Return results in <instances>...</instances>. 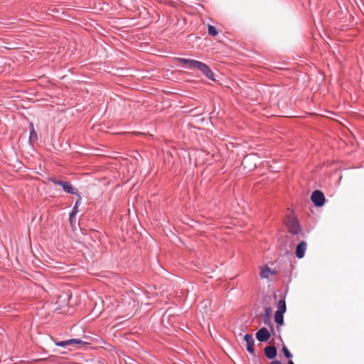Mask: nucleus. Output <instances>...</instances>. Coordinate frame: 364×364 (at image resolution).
I'll return each instance as SVG.
<instances>
[{"instance_id":"dca6fc26","label":"nucleus","mask_w":364,"mask_h":364,"mask_svg":"<svg viewBox=\"0 0 364 364\" xmlns=\"http://www.w3.org/2000/svg\"><path fill=\"white\" fill-rule=\"evenodd\" d=\"M208 33L212 36H215L218 35V31L216 28L213 26L208 25Z\"/></svg>"},{"instance_id":"393cba45","label":"nucleus","mask_w":364,"mask_h":364,"mask_svg":"<svg viewBox=\"0 0 364 364\" xmlns=\"http://www.w3.org/2000/svg\"><path fill=\"white\" fill-rule=\"evenodd\" d=\"M288 364H294L292 360H289Z\"/></svg>"},{"instance_id":"39448f33","label":"nucleus","mask_w":364,"mask_h":364,"mask_svg":"<svg viewBox=\"0 0 364 364\" xmlns=\"http://www.w3.org/2000/svg\"><path fill=\"white\" fill-rule=\"evenodd\" d=\"M256 338L260 342H265L270 338V333L266 328H262L256 333Z\"/></svg>"},{"instance_id":"f3484780","label":"nucleus","mask_w":364,"mask_h":364,"mask_svg":"<svg viewBox=\"0 0 364 364\" xmlns=\"http://www.w3.org/2000/svg\"><path fill=\"white\" fill-rule=\"evenodd\" d=\"M252 157L250 156H247L244 158L242 164L244 168H247V165L252 161Z\"/></svg>"},{"instance_id":"f257e3e1","label":"nucleus","mask_w":364,"mask_h":364,"mask_svg":"<svg viewBox=\"0 0 364 364\" xmlns=\"http://www.w3.org/2000/svg\"><path fill=\"white\" fill-rule=\"evenodd\" d=\"M311 201L317 207L322 206L325 203V196L323 193L318 190L314 191L311 196Z\"/></svg>"},{"instance_id":"a211bd4d","label":"nucleus","mask_w":364,"mask_h":364,"mask_svg":"<svg viewBox=\"0 0 364 364\" xmlns=\"http://www.w3.org/2000/svg\"><path fill=\"white\" fill-rule=\"evenodd\" d=\"M282 352L284 355V356L287 358H292V355L291 353L289 352V350H288V348H287V346H283L282 347Z\"/></svg>"},{"instance_id":"7ed1b4c3","label":"nucleus","mask_w":364,"mask_h":364,"mask_svg":"<svg viewBox=\"0 0 364 364\" xmlns=\"http://www.w3.org/2000/svg\"><path fill=\"white\" fill-rule=\"evenodd\" d=\"M275 274H277V271L275 269H272L267 265L260 267L259 277L262 279H269L272 275Z\"/></svg>"},{"instance_id":"5701e85b","label":"nucleus","mask_w":364,"mask_h":364,"mask_svg":"<svg viewBox=\"0 0 364 364\" xmlns=\"http://www.w3.org/2000/svg\"><path fill=\"white\" fill-rule=\"evenodd\" d=\"M67 182H64V181H59L58 185H60L62 187H63V184L66 183Z\"/></svg>"},{"instance_id":"0eeeda50","label":"nucleus","mask_w":364,"mask_h":364,"mask_svg":"<svg viewBox=\"0 0 364 364\" xmlns=\"http://www.w3.org/2000/svg\"><path fill=\"white\" fill-rule=\"evenodd\" d=\"M307 244L306 242H301L296 247V256L301 259L304 257L306 250Z\"/></svg>"},{"instance_id":"1a4fd4ad","label":"nucleus","mask_w":364,"mask_h":364,"mask_svg":"<svg viewBox=\"0 0 364 364\" xmlns=\"http://www.w3.org/2000/svg\"><path fill=\"white\" fill-rule=\"evenodd\" d=\"M264 354L269 359H273L277 355V349L274 346H267L264 348Z\"/></svg>"},{"instance_id":"6e6552de","label":"nucleus","mask_w":364,"mask_h":364,"mask_svg":"<svg viewBox=\"0 0 364 364\" xmlns=\"http://www.w3.org/2000/svg\"><path fill=\"white\" fill-rule=\"evenodd\" d=\"M177 60L179 63L187 65V68L189 69H196L197 67V65L196 64L199 63V61H198V60H191V59H186V58H177Z\"/></svg>"},{"instance_id":"6ab92c4d","label":"nucleus","mask_w":364,"mask_h":364,"mask_svg":"<svg viewBox=\"0 0 364 364\" xmlns=\"http://www.w3.org/2000/svg\"><path fill=\"white\" fill-rule=\"evenodd\" d=\"M272 309L270 307H267L265 309V316H267L268 322L270 321Z\"/></svg>"},{"instance_id":"4468645a","label":"nucleus","mask_w":364,"mask_h":364,"mask_svg":"<svg viewBox=\"0 0 364 364\" xmlns=\"http://www.w3.org/2000/svg\"><path fill=\"white\" fill-rule=\"evenodd\" d=\"M81 202V197L79 196L78 200L75 202V206L73 209V211L71 212L70 215V219H72L73 217L75 215V214L78 212V206L80 205Z\"/></svg>"},{"instance_id":"423d86ee","label":"nucleus","mask_w":364,"mask_h":364,"mask_svg":"<svg viewBox=\"0 0 364 364\" xmlns=\"http://www.w3.org/2000/svg\"><path fill=\"white\" fill-rule=\"evenodd\" d=\"M244 340L246 342L247 350L249 353H253L255 351L254 345L255 341L252 335L246 334L244 336Z\"/></svg>"},{"instance_id":"9d476101","label":"nucleus","mask_w":364,"mask_h":364,"mask_svg":"<svg viewBox=\"0 0 364 364\" xmlns=\"http://www.w3.org/2000/svg\"><path fill=\"white\" fill-rule=\"evenodd\" d=\"M63 188L68 193L79 196L77 190L74 188L72 184L69 182H67L66 183L63 184Z\"/></svg>"},{"instance_id":"aec40b11","label":"nucleus","mask_w":364,"mask_h":364,"mask_svg":"<svg viewBox=\"0 0 364 364\" xmlns=\"http://www.w3.org/2000/svg\"><path fill=\"white\" fill-rule=\"evenodd\" d=\"M49 180H50V181H52L53 183L57 184V185H58V182H59V181H58V180H57V179H55V178H49Z\"/></svg>"},{"instance_id":"b1692460","label":"nucleus","mask_w":364,"mask_h":364,"mask_svg":"<svg viewBox=\"0 0 364 364\" xmlns=\"http://www.w3.org/2000/svg\"><path fill=\"white\" fill-rule=\"evenodd\" d=\"M271 364H282L279 360H273Z\"/></svg>"},{"instance_id":"4be33fe9","label":"nucleus","mask_w":364,"mask_h":364,"mask_svg":"<svg viewBox=\"0 0 364 364\" xmlns=\"http://www.w3.org/2000/svg\"><path fill=\"white\" fill-rule=\"evenodd\" d=\"M67 182H64V181H59L58 185H60L62 187H63V184L66 183Z\"/></svg>"},{"instance_id":"2eb2a0df","label":"nucleus","mask_w":364,"mask_h":364,"mask_svg":"<svg viewBox=\"0 0 364 364\" xmlns=\"http://www.w3.org/2000/svg\"><path fill=\"white\" fill-rule=\"evenodd\" d=\"M283 314L284 313L276 311L274 314V321L279 324L282 325L283 323Z\"/></svg>"},{"instance_id":"f8f14e48","label":"nucleus","mask_w":364,"mask_h":364,"mask_svg":"<svg viewBox=\"0 0 364 364\" xmlns=\"http://www.w3.org/2000/svg\"><path fill=\"white\" fill-rule=\"evenodd\" d=\"M289 231L293 234H297L299 232V226L296 220L292 221L291 226L289 227Z\"/></svg>"},{"instance_id":"9b49d317","label":"nucleus","mask_w":364,"mask_h":364,"mask_svg":"<svg viewBox=\"0 0 364 364\" xmlns=\"http://www.w3.org/2000/svg\"><path fill=\"white\" fill-rule=\"evenodd\" d=\"M38 139V135L36 132L35 131L34 126L33 122L30 123V140L36 141Z\"/></svg>"},{"instance_id":"f03ea898","label":"nucleus","mask_w":364,"mask_h":364,"mask_svg":"<svg viewBox=\"0 0 364 364\" xmlns=\"http://www.w3.org/2000/svg\"><path fill=\"white\" fill-rule=\"evenodd\" d=\"M196 65H197L196 69L201 71L208 79L215 80L214 74L207 65L200 61Z\"/></svg>"},{"instance_id":"412c9836","label":"nucleus","mask_w":364,"mask_h":364,"mask_svg":"<svg viewBox=\"0 0 364 364\" xmlns=\"http://www.w3.org/2000/svg\"><path fill=\"white\" fill-rule=\"evenodd\" d=\"M264 323L267 325L269 324L270 323V321L268 322V319H267V316H264Z\"/></svg>"},{"instance_id":"20e7f679","label":"nucleus","mask_w":364,"mask_h":364,"mask_svg":"<svg viewBox=\"0 0 364 364\" xmlns=\"http://www.w3.org/2000/svg\"><path fill=\"white\" fill-rule=\"evenodd\" d=\"M85 344H87V343L84 342L80 339H70L64 341L55 342L56 346L61 347H64L69 345L85 346Z\"/></svg>"},{"instance_id":"a878e982","label":"nucleus","mask_w":364,"mask_h":364,"mask_svg":"<svg viewBox=\"0 0 364 364\" xmlns=\"http://www.w3.org/2000/svg\"><path fill=\"white\" fill-rule=\"evenodd\" d=\"M255 167H256V164H254L252 168H254Z\"/></svg>"},{"instance_id":"ddd939ff","label":"nucleus","mask_w":364,"mask_h":364,"mask_svg":"<svg viewBox=\"0 0 364 364\" xmlns=\"http://www.w3.org/2000/svg\"><path fill=\"white\" fill-rule=\"evenodd\" d=\"M278 312L284 313L286 311V303L284 299H280L277 304Z\"/></svg>"}]
</instances>
